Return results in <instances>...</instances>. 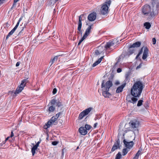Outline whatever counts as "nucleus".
Listing matches in <instances>:
<instances>
[{
	"instance_id": "79ce46f5",
	"label": "nucleus",
	"mask_w": 159,
	"mask_h": 159,
	"mask_svg": "<svg viewBox=\"0 0 159 159\" xmlns=\"http://www.w3.org/2000/svg\"><path fill=\"white\" fill-rule=\"evenodd\" d=\"M40 142H41V140H39L34 146H35V147H36V148H38V147L39 146V145L40 144Z\"/></svg>"
},
{
	"instance_id": "39448f33",
	"label": "nucleus",
	"mask_w": 159,
	"mask_h": 159,
	"mask_svg": "<svg viewBox=\"0 0 159 159\" xmlns=\"http://www.w3.org/2000/svg\"><path fill=\"white\" fill-rule=\"evenodd\" d=\"M57 118H56V117L52 116L51 119L45 124V125L43 126V128L46 129L49 128L52 124H54V125L57 124V122H55V121H57Z\"/></svg>"
},
{
	"instance_id": "20e7f679",
	"label": "nucleus",
	"mask_w": 159,
	"mask_h": 159,
	"mask_svg": "<svg viewBox=\"0 0 159 159\" xmlns=\"http://www.w3.org/2000/svg\"><path fill=\"white\" fill-rule=\"evenodd\" d=\"M29 82L28 79H25L22 80L21 83L20 85L16 89L15 92V94H16L20 92L24 89L26 84Z\"/></svg>"
},
{
	"instance_id": "6e6552de",
	"label": "nucleus",
	"mask_w": 159,
	"mask_h": 159,
	"mask_svg": "<svg viewBox=\"0 0 159 159\" xmlns=\"http://www.w3.org/2000/svg\"><path fill=\"white\" fill-rule=\"evenodd\" d=\"M139 124V122L136 120H131L129 123L131 127L135 130L138 128Z\"/></svg>"
},
{
	"instance_id": "13d9d810",
	"label": "nucleus",
	"mask_w": 159,
	"mask_h": 159,
	"mask_svg": "<svg viewBox=\"0 0 159 159\" xmlns=\"http://www.w3.org/2000/svg\"><path fill=\"white\" fill-rule=\"evenodd\" d=\"M120 84V83L118 81H116L115 83V84L116 85H118V84Z\"/></svg>"
},
{
	"instance_id": "3c124183",
	"label": "nucleus",
	"mask_w": 159,
	"mask_h": 159,
	"mask_svg": "<svg viewBox=\"0 0 159 159\" xmlns=\"http://www.w3.org/2000/svg\"><path fill=\"white\" fill-rule=\"evenodd\" d=\"M142 63H141L136 68V69L140 68L142 66Z\"/></svg>"
},
{
	"instance_id": "f8f14e48",
	"label": "nucleus",
	"mask_w": 159,
	"mask_h": 159,
	"mask_svg": "<svg viewBox=\"0 0 159 159\" xmlns=\"http://www.w3.org/2000/svg\"><path fill=\"white\" fill-rule=\"evenodd\" d=\"M89 20L91 21H93L96 18V13L95 12H93L89 14L88 17Z\"/></svg>"
},
{
	"instance_id": "6e6d98bb",
	"label": "nucleus",
	"mask_w": 159,
	"mask_h": 159,
	"mask_svg": "<svg viewBox=\"0 0 159 159\" xmlns=\"http://www.w3.org/2000/svg\"><path fill=\"white\" fill-rule=\"evenodd\" d=\"M10 24L8 23L7 22L6 24V26L5 27H8L10 26Z\"/></svg>"
},
{
	"instance_id": "0eeeda50",
	"label": "nucleus",
	"mask_w": 159,
	"mask_h": 159,
	"mask_svg": "<svg viewBox=\"0 0 159 159\" xmlns=\"http://www.w3.org/2000/svg\"><path fill=\"white\" fill-rule=\"evenodd\" d=\"M104 84V80H103L101 84V88L102 89L109 90L110 88L112 86L113 84L112 81L108 80L107 81L105 84Z\"/></svg>"
},
{
	"instance_id": "ea45409f",
	"label": "nucleus",
	"mask_w": 159,
	"mask_h": 159,
	"mask_svg": "<svg viewBox=\"0 0 159 159\" xmlns=\"http://www.w3.org/2000/svg\"><path fill=\"white\" fill-rule=\"evenodd\" d=\"M119 148L118 147H115L114 146H113L111 149V151L112 152H113L115 150Z\"/></svg>"
},
{
	"instance_id": "a211bd4d",
	"label": "nucleus",
	"mask_w": 159,
	"mask_h": 159,
	"mask_svg": "<svg viewBox=\"0 0 159 159\" xmlns=\"http://www.w3.org/2000/svg\"><path fill=\"white\" fill-rule=\"evenodd\" d=\"M126 83H124L121 86H119L116 89V92L117 93H120L122 92L123 91V89L125 86Z\"/></svg>"
},
{
	"instance_id": "f257e3e1",
	"label": "nucleus",
	"mask_w": 159,
	"mask_h": 159,
	"mask_svg": "<svg viewBox=\"0 0 159 159\" xmlns=\"http://www.w3.org/2000/svg\"><path fill=\"white\" fill-rule=\"evenodd\" d=\"M143 88V85L141 82L140 81H136L131 88V95L133 97L139 98L141 94Z\"/></svg>"
},
{
	"instance_id": "423d86ee",
	"label": "nucleus",
	"mask_w": 159,
	"mask_h": 159,
	"mask_svg": "<svg viewBox=\"0 0 159 159\" xmlns=\"http://www.w3.org/2000/svg\"><path fill=\"white\" fill-rule=\"evenodd\" d=\"M93 109L92 107H89L84 110L80 114L78 119L80 120L82 119L84 117L88 115Z\"/></svg>"
},
{
	"instance_id": "7ed1b4c3",
	"label": "nucleus",
	"mask_w": 159,
	"mask_h": 159,
	"mask_svg": "<svg viewBox=\"0 0 159 159\" xmlns=\"http://www.w3.org/2000/svg\"><path fill=\"white\" fill-rule=\"evenodd\" d=\"M111 3V0H107L106 2L103 4L100 9V14L102 15H105L107 13L109 7Z\"/></svg>"
},
{
	"instance_id": "ddd939ff",
	"label": "nucleus",
	"mask_w": 159,
	"mask_h": 159,
	"mask_svg": "<svg viewBox=\"0 0 159 159\" xmlns=\"http://www.w3.org/2000/svg\"><path fill=\"white\" fill-rule=\"evenodd\" d=\"M20 22L18 21L17 22L16 25L15 26L14 28L7 35L6 38V39H7L11 35H12L13 33L15 32V31L16 30L17 28L18 27V26Z\"/></svg>"
},
{
	"instance_id": "a878e982",
	"label": "nucleus",
	"mask_w": 159,
	"mask_h": 159,
	"mask_svg": "<svg viewBox=\"0 0 159 159\" xmlns=\"http://www.w3.org/2000/svg\"><path fill=\"white\" fill-rule=\"evenodd\" d=\"M141 151L139 150L135 154L133 159H138L140 155L141 154Z\"/></svg>"
},
{
	"instance_id": "338daca9",
	"label": "nucleus",
	"mask_w": 159,
	"mask_h": 159,
	"mask_svg": "<svg viewBox=\"0 0 159 159\" xmlns=\"http://www.w3.org/2000/svg\"><path fill=\"white\" fill-rule=\"evenodd\" d=\"M79 148V147H78L77 148V149H78Z\"/></svg>"
},
{
	"instance_id": "680f3d73",
	"label": "nucleus",
	"mask_w": 159,
	"mask_h": 159,
	"mask_svg": "<svg viewBox=\"0 0 159 159\" xmlns=\"http://www.w3.org/2000/svg\"><path fill=\"white\" fill-rule=\"evenodd\" d=\"M10 138V137L9 136V137H7L5 139V141H6L8 139Z\"/></svg>"
},
{
	"instance_id": "2f4dec72",
	"label": "nucleus",
	"mask_w": 159,
	"mask_h": 159,
	"mask_svg": "<svg viewBox=\"0 0 159 159\" xmlns=\"http://www.w3.org/2000/svg\"><path fill=\"white\" fill-rule=\"evenodd\" d=\"M129 151V150L128 149V148L127 149V148H125L123 149L122 150L123 155V156H125L126 155Z\"/></svg>"
},
{
	"instance_id": "bf43d9fd",
	"label": "nucleus",
	"mask_w": 159,
	"mask_h": 159,
	"mask_svg": "<svg viewBox=\"0 0 159 159\" xmlns=\"http://www.w3.org/2000/svg\"><path fill=\"white\" fill-rule=\"evenodd\" d=\"M97 125H98V123H95L94 124V126H93V127L94 128H95L96 127Z\"/></svg>"
},
{
	"instance_id": "4be33fe9",
	"label": "nucleus",
	"mask_w": 159,
	"mask_h": 159,
	"mask_svg": "<svg viewBox=\"0 0 159 159\" xmlns=\"http://www.w3.org/2000/svg\"><path fill=\"white\" fill-rule=\"evenodd\" d=\"M60 55L56 56H55L53 58L51 59L50 61V63H51L50 66H51L54 62L57 61L58 59V57Z\"/></svg>"
},
{
	"instance_id": "a18cd8bd",
	"label": "nucleus",
	"mask_w": 159,
	"mask_h": 159,
	"mask_svg": "<svg viewBox=\"0 0 159 159\" xmlns=\"http://www.w3.org/2000/svg\"><path fill=\"white\" fill-rule=\"evenodd\" d=\"M58 143V142L56 141H54L52 142V144L53 145H57Z\"/></svg>"
},
{
	"instance_id": "f704fd0d",
	"label": "nucleus",
	"mask_w": 159,
	"mask_h": 159,
	"mask_svg": "<svg viewBox=\"0 0 159 159\" xmlns=\"http://www.w3.org/2000/svg\"><path fill=\"white\" fill-rule=\"evenodd\" d=\"M86 130H89L92 128L91 126L89 125L86 124L84 127Z\"/></svg>"
},
{
	"instance_id": "cd10ccee",
	"label": "nucleus",
	"mask_w": 159,
	"mask_h": 159,
	"mask_svg": "<svg viewBox=\"0 0 159 159\" xmlns=\"http://www.w3.org/2000/svg\"><path fill=\"white\" fill-rule=\"evenodd\" d=\"M85 14H82L81 15L79 16V19L80 18L81 19V23H82V20H84L86 19V17L84 16H85Z\"/></svg>"
},
{
	"instance_id": "774afa93",
	"label": "nucleus",
	"mask_w": 159,
	"mask_h": 159,
	"mask_svg": "<svg viewBox=\"0 0 159 159\" xmlns=\"http://www.w3.org/2000/svg\"><path fill=\"white\" fill-rule=\"evenodd\" d=\"M87 117H87H87H86V118H85V120H86V119L87 118Z\"/></svg>"
},
{
	"instance_id": "c9c22d12",
	"label": "nucleus",
	"mask_w": 159,
	"mask_h": 159,
	"mask_svg": "<svg viewBox=\"0 0 159 159\" xmlns=\"http://www.w3.org/2000/svg\"><path fill=\"white\" fill-rule=\"evenodd\" d=\"M143 101L142 100H140L138 101V102L137 104V106L138 107H140L143 104Z\"/></svg>"
},
{
	"instance_id": "09e8293b",
	"label": "nucleus",
	"mask_w": 159,
	"mask_h": 159,
	"mask_svg": "<svg viewBox=\"0 0 159 159\" xmlns=\"http://www.w3.org/2000/svg\"><path fill=\"white\" fill-rule=\"evenodd\" d=\"M144 106L146 108L148 107V104L147 101L145 103Z\"/></svg>"
},
{
	"instance_id": "c85d7f7f",
	"label": "nucleus",
	"mask_w": 159,
	"mask_h": 159,
	"mask_svg": "<svg viewBox=\"0 0 159 159\" xmlns=\"http://www.w3.org/2000/svg\"><path fill=\"white\" fill-rule=\"evenodd\" d=\"M120 139H118L116 142L115 143L114 145L113 146H114L115 147H118L119 148H120Z\"/></svg>"
},
{
	"instance_id": "412c9836",
	"label": "nucleus",
	"mask_w": 159,
	"mask_h": 159,
	"mask_svg": "<svg viewBox=\"0 0 159 159\" xmlns=\"http://www.w3.org/2000/svg\"><path fill=\"white\" fill-rule=\"evenodd\" d=\"M81 19H80V18L79 21L78 22L77 30L79 31L81 34H82V32L81 29L82 27V23H81Z\"/></svg>"
},
{
	"instance_id": "5fc2aeb1",
	"label": "nucleus",
	"mask_w": 159,
	"mask_h": 159,
	"mask_svg": "<svg viewBox=\"0 0 159 159\" xmlns=\"http://www.w3.org/2000/svg\"><path fill=\"white\" fill-rule=\"evenodd\" d=\"M14 134H13V132L12 131L11 132V136L10 137H13L14 136Z\"/></svg>"
},
{
	"instance_id": "5701e85b",
	"label": "nucleus",
	"mask_w": 159,
	"mask_h": 159,
	"mask_svg": "<svg viewBox=\"0 0 159 159\" xmlns=\"http://www.w3.org/2000/svg\"><path fill=\"white\" fill-rule=\"evenodd\" d=\"M27 25V23L25 24L24 26L22 27V29L20 31L19 33L18 34V36L20 37L21 35H22L24 33V29L26 27V25Z\"/></svg>"
},
{
	"instance_id": "4c0bfd02",
	"label": "nucleus",
	"mask_w": 159,
	"mask_h": 159,
	"mask_svg": "<svg viewBox=\"0 0 159 159\" xmlns=\"http://www.w3.org/2000/svg\"><path fill=\"white\" fill-rule=\"evenodd\" d=\"M100 62L98 60L96 61L92 65V66L93 67H94L98 65V64L100 63Z\"/></svg>"
},
{
	"instance_id": "49530a36",
	"label": "nucleus",
	"mask_w": 159,
	"mask_h": 159,
	"mask_svg": "<svg viewBox=\"0 0 159 159\" xmlns=\"http://www.w3.org/2000/svg\"><path fill=\"white\" fill-rule=\"evenodd\" d=\"M57 89L56 88H54L52 91V93L53 94H55L57 92Z\"/></svg>"
},
{
	"instance_id": "aec40b11",
	"label": "nucleus",
	"mask_w": 159,
	"mask_h": 159,
	"mask_svg": "<svg viewBox=\"0 0 159 159\" xmlns=\"http://www.w3.org/2000/svg\"><path fill=\"white\" fill-rule=\"evenodd\" d=\"M114 44L115 43L113 41L107 42L106 44L105 47L106 49H107L110 48L111 47L113 46Z\"/></svg>"
},
{
	"instance_id": "f03ea898",
	"label": "nucleus",
	"mask_w": 159,
	"mask_h": 159,
	"mask_svg": "<svg viewBox=\"0 0 159 159\" xmlns=\"http://www.w3.org/2000/svg\"><path fill=\"white\" fill-rule=\"evenodd\" d=\"M142 11L144 15L148 16V19L153 18L158 13L157 10L152 9L151 7L147 4L142 7Z\"/></svg>"
},
{
	"instance_id": "c756f323",
	"label": "nucleus",
	"mask_w": 159,
	"mask_h": 159,
	"mask_svg": "<svg viewBox=\"0 0 159 159\" xmlns=\"http://www.w3.org/2000/svg\"><path fill=\"white\" fill-rule=\"evenodd\" d=\"M37 148L34 146L31 149V152L32 153V156H34L36 150L37 149Z\"/></svg>"
},
{
	"instance_id": "de8ad7c7",
	"label": "nucleus",
	"mask_w": 159,
	"mask_h": 159,
	"mask_svg": "<svg viewBox=\"0 0 159 159\" xmlns=\"http://www.w3.org/2000/svg\"><path fill=\"white\" fill-rule=\"evenodd\" d=\"M101 53L99 52L98 50H96L95 51V54L96 55H98L100 54Z\"/></svg>"
},
{
	"instance_id": "473e14b6",
	"label": "nucleus",
	"mask_w": 159,
	"mask_h": 159,
	"mask_svg": "<svg viewBox=\"0 0 159 159\" xmlns=\"http://www.w3.org/2000/svg\"><path fill=\"white\" fill-rule=\"evenodd\" d=\"M123 55H124V57H129L131 55L129 54V52L127 51V52L123 53Z\"/></svg>"
},
{
	"instance_id": "393cba45",
	"label": "nucleus",
	"mask_w": 159,
	"mask_h": 159,
	"mask_svg": "<svg viewBox=\"0 0 159 159\" xmlns=\"http://www.w3.org/2000/svg\"><path fill=\"white\" fill-rule=\"evenodd\" d=\"M130 74L129 73H127L125 75V79L124 81V83H126V82H129L130 80L129 79Z\"/></svg>"
},
{
	"instance_id": "37998d69",
	"label": "nucleus",
	"mask_w": 159,
	"mask_h": 159,
	"mask_svg": "<svg viewBox=\"0 0 159 159\" xmlns=\"http://www.w3.org/2000/svg\"><path fill=\"white\" fill-rule=\"evenodd\" d=\"M152 44L154 45L156 43V40L155 38H153L152 39Z\"/></svg>"
},
{
	"instance_id": "9b49d317",
	"label": "nucleus",
	"mask_w": 159,
	"mask_h": 159,
	"mask_svg": "<svg viewBox=\"0 0 159 159\" xmlns=\"http://www.w3.org/2000/svg\"><path fill=\"white\" fill-rule=\"evenodd\" d=\"M123 143L126 147L128 149H130L134 145V143L133 141L130 142L127 141L125 139H124L123 141Z\"/></svg>"
},
{
	"instance_id": "bb28decb",
	"label": "nucleus",
	"mask_w": 159,
	"mask_h": 159,
	"mask_svg": "<svg viewBox=\"0 0 159 159\" xmlns=\"http://www.w3.org/2000/svg\"><path fill=\"white\" fill-rule=\"evenodd\" d=\"M144 26L147 29H149L151 27V25L149 22H146L144 23Z\"/></svg>"
},
{
	"instance_id": "2eb2a0df",
	"label": "nucleus",
	"mask_w": 159,
	"mask_h": 159,
	"mask_svg": "<svg viewBox=\"0 0 159 159\" xmlns=\"http://www.w3.org/2000/svg\"><path fill=\"white\" fill-rule=\"evenodd\" d=\"M79 131L81 134L83 135H86L87 133V130L84 127H81L79 129Z\"/></svg>"
},
{
	"instance_id": "603ef678",
	"label": "nucleus",
	"mask_w": 159,
	"mask_h": 159,
	"mask_svg": "<svg viewBox=\"0 0 159 159\" xmlns=\"http://www.w3.org/2000/svg\"><path fill=\"white\" fill-rule=\"evenodd\" d=\"M121 71V69L120 68H118L117 70V71L118 73L120 72Z\"/></svg>"
},
{
	"instance_id": "69168bd1",
	"label": "nucleus",
	"mask_w": 159,
	"mask_h": 159,
	"mask_svg": "<svg viewBox=\"0 0 159 159\" xmlns=\"http://www.w3.org/2000/svg\"><path fill=\"white\" fill-rule=\"evenodd\" d=\"M6 142V141H4L2 143V144H4Z\"/></svg>"
},
{
	"instance_id": "4468645a",
	"label": "nucleus",
	"mask_w": 159,
	"mask_h": 159,
	"mask_svg": "<svg viewBox=\"0 0 159 159\" xmlns=\"http://www.w3.org/2000/svg\"><path fill=\"white\" fill-rule=\"evenodd\" d=\"M109 90L102 89V95L106 98H109L111 96V94L109 92Z\"/></svg>"
},
{
	"instance_id": "b1692460",
	"label": "nucleus",
	"mask_w": 159,
	"mask_h": 159,
	"mask_svg": "<svg viewBox=\"0 0 159 159\" xmlns=\"http://www.w3.org/2000/svg\"><path fill=\"white\" fill-rule=\"evenodd\" d=\"M135 51V49L134 48H130V46L127 51L129 52V53L131 55L134 53Z\"/></svg>"
},
{
	"instance_id": "72a5a7b5",
	"label": "nucleus",
	"mask_w": 159,
	"mask_h": 159,
	"mask_svg": "<svg viewBox=\"0 0 159 159\" xmlns=\"http://www.w3.org/2000/svg\"><path fill=\"white\" fill-rule=\"evenodd\" d=\"M86 38V37H85L83 35V37L81 38V39L79 40V42L78 44V46L80 45L81 43L83 42V41L84 39H85Z\"/></svg>"
},
{
	"instance_id": "e2e57ef3",
	"label": "nucleus",
	"mask_w": 159,
	"mask_h": 159,
	"mask_svg": "<svg viewBox=\"0 0 159 159\" xmlns=\"http://www.w3.org/2000/svg\"><path fill=\"white\" fill-rule=\"evenodd\" d=\"M22 20V18L21 17H20L19 19V20H18V21H19V22H20V21L21 20Z\"/></svg>"
},
{
	"instance_id": "e433bc0d",
	"label": "nucleus",
	"mask_w": 159,
	"mask_h": 159,
	"mask_svg": "<svg viewBox=\"0 0 159 159\" xmlns=\"http://www.w3.org/2000/svg\"><path fill=\"white\" fill-rule=\"evenodd\" d=\"M121 155L120 152H119L118 153H117L115 158V159H120L121 158Z\"/></svg>"
},
{
	"instance_id": "052dcab7",
	"label": "nucleus",
	"mask_w": 159,
	"mask_h": 159,
	"mask_svg": "<svg viewBox=\"0 0 159 159\" xmlns=\"http://www.w3.org/2000/svg\"><path fill=\"white\" fill-rule=\"evenodd\" d=\"M140 55L139 54H137V56H136V59H137L138 58V57H139V56H140Z\"/></svg>"
},
{
	"instance_id": "7c9ffc66",
	"label": "nucleus",
	"mask_w": 159,
	"mask_h": 159,
	"mask_svg": "<svg viewBox=\"0 0 159 159\" xmlns=\"http://www.w3.org/2000/svg\"><path fill=\"white\" fill-rule=\"evenodd\" d=\"M49 107V108L48 109V111L50 112H53L55 110V108L52 105Z\"/></svg>"
},
{
	"instance_id": "9d476101",
	"label": "nucleus",
	"mask_w": 159,
	"mask_h": 159,
	"mask_svg": "<svg viewBox=\"0 0 159 159\" xmlns=\"http://www.w3.org/2000/svg\"><path fill=\"white\" fill-rule=\"evenodd\" d=\"M50 103L51 105H56L58 107H61L62 106L61 102L59 101V100H57L55 98L52 99Z\"/></svg>"
},
{
	"instance_id": "58836bf2",
	"label": "nucleus",
	"mask_w": 159,
	"mask_h": 159,
	"mask_svg": "<svg viewBox=\"0 0 159 159\" xmlns=\"http://www.w3.org/2000/svg\"><path fill=\"white\" fill-rule=\"evenodd\" d=\"M62 113V112H60L57 114H56L55 116L56 117V118H57H57L59 117L60 115Z\"/></svg>"
},
{
	"instance_id": "a19ab883",
	"label": "nucleus",
	"mask_w": 159,
	"mask_h": 159,
	"mask_svg": "<svg viewBox=\"0 0 159 159\" xmlns=\"http://www.w3.org/2000/svg\"><path fill=\"white\" fill-rule=\"evenodd\" d=\"M144 47V46H143V47L140 50L139 53H138V54H139L140 55H141L142 53H143V48H144V47Z\"/></svg>"
},
{
	"instance_id": "6ab92c4d",
	"label": "nucleus",
	"mask_w": 159,
	"mask_h": 159,
	"mask_svg": "<svg viewBox=\"0 0 159 159\" xmlns=\"http://www.w3.org/2000/svg\"><path fill=\"white\" fill-rule=\"evenodd\" d=\"M141 44L140 42H137L133 43L132 45L130 46V48H138L139 47Z\"/></svg>"
},
{
	"instance_id": "dca6fc26",
	"label": "nucleus",
	"mask_w": 159,
	"mask_h": 159,
	"mask_svg": "<svg viewBox=\"0 0 159 159\" xmlns=\"http://www.w3.org/2000/svg\"><path fill=\"white\" fill-rule=\"evenodd\" d=\"M92 25H89L86 30L84 36L86 37H87L89 35L91 31V30L92 29Z\"/></svg>"
},
{
	"instance_id": "0e129e2a",
	"label": "nucleus",
	"mask_w": 159,
	"mask_h": 159,
	"mask_svg": "<svg viewBox=\"0 0 159 159\" xmlns=\"http://www.w3.org/2000/svg\"><path fill=\"white\" fill-rule=\"evenodd\" d=\"M3 145V144L2 143H0V146L1 147V146H2Z\"/></svg>"
},
{
	"instance_id": "c03bdc74",
	"label": "nucleus",
	"mask_w": 159,
	"mask_h": 159,
	"mask_svg": "<svg viewBox=\"0 0 159 159\" xmlns=\"http://www.w3.org/2000/svg\"><path fill=\"white\" fill-rule=\"evenodd\" d=\"M17 2H15V1L14 0V2L13 3V4L12 5V6L11 8V9H12V8L14 7L16 5V3Z\"/></svg>"
},
{
	"instance_id": "4d7b16f0",
	"label": "nucleus",
	"mask_w": 159,
	"mask_h": 159,
	"mask_svg": "<svg viewBox=\"0 0 159 159\" xmlns=\"http://www.w3.org/2000/svg\"><path fill=\"white\" fill-rule=\"evenodd\" d=\"M20 62H18L16 63V66L17 67L19 66L20 65Z\"/></svg>"
},
{
	"instance_id": "8fccbe9b",
	"label": "nucleus",
	"mask_w": 159,
	"mask_h": 159,
	"mask_svg": "<svg viewBox=\"0 0 159 159\" xmlns=\"http://www.w3.org/2000/svg\"><path fill=\"white\" fill-rule=\"evenodd\" d=\"M56 2V1L54 2V1H51V0H50V1H49V5H51L52 3L53 4H54V3Z\"/></svg>"
},
{
	"instance_id": "f3484780",
	"label": "nucleus",
	"mask_w": 159,
	"mask_h": 159,
	"mask_svg": "<svg viewBox=\"0 0 159 159\" xmlns=\"http://www.w3.org/2000/svg\"><path fill=\"white\" fill-rule=\"evenodd\" d=\"M148 51V48L147 47H144V50L142 57V59L143 60L145 59L147 57Z\"/></svg>"
},
{
	"instance_id": "864d4df0",
	"label": "nucleus",
	"mask_w": 159,
	"mask_h": 159,
	"mask_svg": "<svg viewBox=\"0 0 159 159\" xmlns=\"http://www.w3.org/2000/svg\"><path fill=\"white\" fill-rule=\"evenodd\" d=\"M103 57H101V58H99L98 60L99 61L100 63L101 62V61L102 60V59H103Z\"/></svg>"
},
{
	"instance_id": "1a4fd4ad",
	"label": "nucleus",
	"mask_w": 159,
	"mask_h": 159,
	"mask_svg": "<svg viewBox=\"0 0 159 159\" xmlns=\"http://www.w3.org/2000/svg\"><path fill=\"white\" fill-rule=\"evenodd\" d=\"M137 98L138 97H134L133 96L131 98L130 96V95H129L127 96L126 98V100L129 102L133 104H134L136 103L137 101L138 100V99Z\"/></svg>"
}]
</instances>
